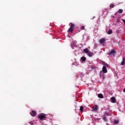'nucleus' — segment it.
Instances as JSON below:
<instances>
[{"instance_id": "nucleus-1", "label": "nucleus", "mask_w": 125, "mask_h": 125, "mask_svg": "<svg viewBox=\"0 0 125 125\" xmlns=\"http://www.w3.org/2000/svg\"><path fill=\"white\" fill-rule=\"evenodd\" d=\"M38 118L40 121H45L46 120V115L44 113L39 114Z\"/></svg>"}, {"instance_id": "nucleus-2", "label": "nucleus", "mask_w": 125, "mask_h": 125, "mask_svg": "<svg viewBox=\"0 0 125 125\" xmlns=\"http://www.w3.org/2000/svg\"><path fill=\"white\" fill-rule=\"evenodd\" d=\"M74 28H75V24L74 23H71L70 28L68 29V32H73L74 31Z\"/></svg>"}, {"instance_id": "nucleus-3", "label": "nucleus", "mask_w": 125, "mask_h": 125, "mask_svg": "<svg viewBox=\"0 0 125 125\" xmlns=\"http://www.w3.org/2000/svg\"><path fill=\"white\" fill-rule=\"evenodd\" d=\"M30 115L32 117H35V116H37V112L34 110H32L31 112H30Z\"/></svg>"}, {"instance_id": "nucleus-4", "label": "nucleus", "mask_w": 125, "mask_h": 125, "mask_svg": "<svg viewBox=\"0 0 125 125\" xmlns=\"http://www.w3.org/2000/svg\"><path fill=\"white\" fill-rule=\"evenodd\" d=\"M107 72H108V70H107V67H106V66H104L103 67V72L104 73H107Z\"/></svg>"}, {"instance_id": "nucleus-5", "label": "nucleus", "mask_w": 125, "mask_h": 125, "mask_svg": "<svg viewBox=\"0 0 125 125\" xmlns=\"http://www.w3.org/2000/svg\"><path fill=\"white\" fill-rule=\"evenodd\" d=\"M98 109V106L97 105H95L93 107V111L94 112H96Z\"/></svg>"}, {"instance_id": "nucleus-6", "label": "nucleus", "mask_w": 125, "mask_h": 125, "mask_svg": "<svg viewBox=\"0 0 125 125\" xmlns=\"http://www.w3.org/2000/svg\"><path fill=\"white\" fill-rule=\"evenodd\" d=\"M116 53V51L114 50H112L111 51H110L108 54V55H112V54H115Z\"/></svg>"}, {"instance_id": "nucleus-7", "label": "nucleus", "mask_w": 125, "mask_h": 125, "mask_svg": "<svg viewBox=\"0 0 125 125\" xmlns=\"http://www.w3.org/2000/svg\"><path fill=\"white\" fill-rule=\"evenodd\" d=\"M111 100L112 101V103H116L117 101H116V98L112 97L111 98Z\"/></svg>"}, {"instance_id": "nucleus-8", "label": "nucleus", "mask_w": 125, "mask_h": 125, "mask_svg": "<svg viewBox=\"0 0 125 125\" xmlns=\"http://www.w3.org/2000/svg\"><path fill=\"white\" fill-rule=\"evenodd\" d=\"M100 43H104L105 42V39L103 38L100 40Z\"/></svg>"}, {"instance_id": "nucleus-9", "label": "nucleus", "mask_w": 125, "mask_h": 125, "mask_svg": "<svg viewBox=\"0 0 125 125\" xmlns=\"http://www.w3.org/2000/svg\"><path fill=\"white\" fill-rule=\"evenodd\" d=\"M89 52V51H88V49L87 48H85L83 49V52H84V53H86V54H87Z\"/></svg>"}, {"instance_id": "nucleus-10", "label": "nucleus", "mask_w": 125, "mask_h": 125, "mask_svg": "<svg viewBox=\"0 0 125 125\" xmlns=\"http://www.w3.org/2000/svg\"><path fill=\"white\" fill-rule=\"evenodd\" d=\"M87 54L88 56H89V57H91V56H92V53H91V52L89 51Z\"/></svg>"}, {"instance_id": "nucleus-11", "label": "nucleus", "mask_w": 125, "mask_h": 125, "mask_svg": "<svg viewBox=\"0 0 125 125\" xmlns=\"http://www.w3.org/2000/svg\"><path fill=\"white\" fill-rule=\"evenodd\" d=\"M103 64L105 66L107 67L108 68L110 67V65H109V64H108L107 63H106V62H103Z\"/></svg>"}, {"instance_id": "nucleus-12", "label": "nucleus", "mask_w": 125, "mask_h": 125, "mask_svg": "<svg viewBox=\"0 0 125 125\" xmlns=\"http://www.w3.org/2000/svg\"><path fill=\"white\" fill-rule=\"evenodd\" d=\"M81 59H82V61H83V62H84V61H85V60H86V58H85V57H82L81 58Z\"/></svg>"}, {"instance_id": "nucleus-13", "label": "nucleus", "mask_w": 125, "mask_h": 125, "mask_svg": "<svg viewBox=\"0 0 125 125\" xmlns=\"http://www.w3.org/2000/svg\"><path fill=\"white\" fill-rule=\"evenodd\" d=\"M125 58H123V61H122V62H121V65H125Z\"/></svg>"}, {"instance_id": "nucleus-14", "label": "nucleus", "mask_w": 125, "mask_h": 125, "mask_svg": "<svg viewBox=\"0 0 125 125\" xmlns=\"http://www.w3.org/2000/svg\"><path fill=\"white\" fill-rule=\"evenodd\" d=\"M80 110L81 111V112L82 113H83V106H81L80 107Z\"/></svg>"}, {"instance_id": "nucleus-15", "label": "nucleus", "mask_w": 125, "mask_h": 125, "mask_svg": "<svg viewBox=\"0 0 125 125\" xmlns=\"http://www.w3.org/2000/svg\"><path fill=\"white\" fill-rule=\"evenodd\" d=\"M98 96L99 98H103V95L102 94H99Z\"/></svg>"}, {"instance_id": "nucleus-16", "label": "nucleus", "mask_w": 125, "mask_h": 125, "mask_svg": "<svg viewBox=\"0 0 125 125\" xmlns=\"http://www.w3.org/2000/svg\"><path fill=\"white\" fill-rule=\"evenodd\" d=\"M104 116H110V114L107 112H105L104 113Z\"/></svg>"}, {"instance_id": "nucleus-17", "label": "nucleus", "mask_w": 125, "mask_h": 125, "mask_svg": "<svg viewBox=\"0 0 125 125\" xmlns=\"http://www.w3.org/2000/svg\"><path fill=\"white\" fill-rule=\"evenodd\" d=\"M113 33V31H112V30H109L108 31V35H111V34H112Z\"/></svg>"}, {"instance_id": "nucleus-18", "label": "nucleus", "mask_w": 125, "mask_h": 125, "mask_svg": "<svg viewBox=\"0 0 125 125\" xmlns=\"http://www.w3.org/2000/svg\"><path fill=\"white\" fill-rule=\"evenodd\" d=\"M103 120L104 121V122H107V118L105 117V116H104V117H103Z\"/></svg>"}, {"instance_id": "nucleus-19", "label": "nucleus", "mask_w": 125, "mask_h": 125, "mask_svg": "<svg viewBox=\"0 0 125 125\" xmlns=\"http://www.w3.org/2000/svg\"><path fill=\"white\" fill-rule=\"evenodd\" d=\"M115 6V5H114V4L111 3L110 5V7H111V8H113V7Z\"/></svg>"}, {"instance_id": "nucleus-20", "label": "nucleus", "mask_w": 125, "mask_h": 125, "mask_svg": "<svg viewBox=\"0 0 125 125\" xmlns=\"http://www.w3.org/2000/svg\"><path fill=\"white\" fill-rule=\"evenodd\" d=\"M114 123L115 125H118L119 124V121L118 120L114 121Z\"/></svg>"}, {"instance_id": "nucleus-21", "label": "nucleus", "mask_w": 125, "mask_h": 125, "mask_svg": "<svg viewBox=\"0 0 125 125\" xmlns=\"http://www.w3.org/2000/svg\"><path fill=\"white\" fill-rule=\"evenodd\" d=\"M118 12H119V13H120V14L123 13V9H119L118 11Z\"/></svg>"}, {"instance_id": "nucleus-22", "label": "nucleus", "mask_w": 125, "mask_h": 125, "mask_svg": "<svg viewBox=\"0 0 125 125\" xmlns=\"http://www.w3.org/2000/svg\"><path fill=\"white\" fill-rule=\"evenodd\" d=\"M81 29H82V30H84V26H82L81 27Z\"/></svg>"}, {"instance_id": "nucleus-23", "label": "nucleus", "mask_w": 125, "mask_h": 125, "mask_svg": "<svg viewBox=\"0 0 125 125\" xmlns=\"http://www.w3.org/2000/svg\"><path fill=\"white\" fill-rule=\"evenodd\" d=\"M29 124H30V125H33V122H30V123H29Z\"/></svg>"}, {"instance_id": "nucleus-24", "label": "nucleus", "mask_w": 125, "mask_h": 125, "mask_svg": "<svg viewBox=\"0 0 125 125\" xmlns=\"http://www.w3.org/2000/svg\"><path fill=\"white\" fill-rule=\"evenodd\" d=\"M111 17H112V18H114V16H112Z\"/></svg>"}]
</instances>
